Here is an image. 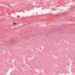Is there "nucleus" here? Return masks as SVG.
Returning a JSON list of instances; mask_svg holds the SVG:
<instances>
[{"label":"nucleus","mask_w":75,"mask_h":75,"mask_svg":"<svg viewBox=\"0 0 75 75\" xmlns=\"http://www.w3.org/2000/svg\"><path fill=\"white\" fill-rule=\"evenodd\" d=\"M16 23H13V25H16Z\"/></svg>","instance_id":"nucleus-1"},{"label":"nucleus","mask_w":75,"mask_h":75,"mask_svg":"<svg viewBox=\"0 0 75 75\" xmlns=\"http://www.w3.org/2000/svg\"><path fill=\"white\" fill-rule=\"evenodd\" d=\"M17 17H18V18H19V17H20V16H19V15H18V16H17Z\"/></svg>","instance_id":"nucleus-2"}]
</instances>
